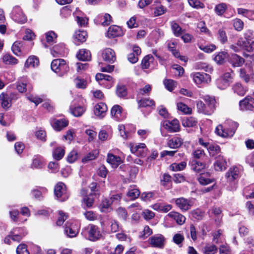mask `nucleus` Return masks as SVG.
I'll use <instances>...</instances> for the list:
<instances>
[{"instance_id":"24","label":"nucleus","mask_w":254,"mask_h":254,"mask_svg":"<svg viewBox=\"0 0 254 254\" xmlns=\"http://www.w3.org/2000/svg\"><path fill=\"white\" fill-rule=\"evenodd\" d=\"M11 95L8 93H2L0 95L1 105L3 109H8L11 105Z\"/></svg>"},{"instance_id":"21","label":"nucleus","mask_w":254,"mask_h":254,"mask_svg":"<svg viewBox=\"0 0 254 254\" xmlns=\"http://www.w3.org/2000/svg\"><path fill=\"white\" fill-rule=\"evenodd\" d=\"M227 162L223 156L218 155L216 158V161L214 164L216 171H222L226 169Z\"/></svg>"},{"instance_id":"7","label":"nucleus","mask_w":254,"mask_h":254,"mask_svg":"<svg viewBox=\"0 0 254 254\" xmlns=\"http://www.w3.org/2000/svg\"><path fill=\"white\" fill-rule=\"evenodd\" d=\"M148 243L152 247L162 249L165 245L166 239L162 234H155L149 238Z\"/></svg>"},{"instance_id":"52","label":"nucleus","mask_w":254,"mask_h":254,"mask_svg":"<svg viewBox=\"0 0 254 254\" xmlns=\"http://www.w3.org/2000/svg\"><path fill=\"white\" fill-rule=\"evenodd\" d=\"M57 34L53 31H50L46 33L47 42L50 45H52L56 42Z\"/></svg>"},{"instance_id":"57","label":"nucleus","mask_w":254,"mask_h":254,"mask_svg":"<svg viewBox=\"0 0 254 254\" xmlns=\"http://www.w3.org/2000/svg\"><path fill=\"white\" fill-rule=\"evenodd\" d=\"M164 84L166 88L169 91H172L177 86V83L172 79H165Z\"/></svg>"},{"instance_id":"40","label":"nucleus","mask_w":254,"mask_h":254,"mask_svg":"<svg viewBox=\"0 0 254 254\" xmlns=\"http://www.w3.org/2000/svg\"><path fill=\"white\" fill-rule=\"evenodd\" d=\"M65 151L64 148L61 146L56 147L53 151V156L57 160H61L64 156Z\"/></svg>"},{"instance_id":"18","label":"nucleus","mask_w":254,"mask_h":254,"mask_svg":"<svg viewBox=\"0 0 254 254\" xmlns=\"http://www.w3.org/2000/svg\"><path fill=\"white\" fill-rule=\"evenodd\" d=\"M107 105L102 102L97 104L94 108V114L101 118H103L107 111Z\"/></svg>"},{"instance_id":"26","label":"nucleus","mask_w":254,"mask_h":254,"mask_svg":"<svg viewBox=\"0 0 254 254\" xmlns=\"http://www.w3.org/2000/svg\"><path fill=\"white\" fill-rule=\"evenodd\" d=\"M122 35L121 29L120 27L113 25L110 26L107 32V36L110 38H114Z\"/></svg>"},{"instance_id":"15","label":"nucleus","mask_w":254,"mask_h":254,"mask_svg":"<svg viewBox=\"0 0 254 254\" xmlns=\"http://www.w3.org/2000/svg\"><path fill=\"white\" fill-rule=\"evenodd\" d=\"M51 125L53 128L57 131H61L68 125V121L65 119H56L51 120Z\"/></svg>"},{"instance_id":"42","label":"nucleus","mask_w":254,"mask_h":254,"mask_svg":"<svg viewBox=\"0 0 254 254\" xmlns=\"http://www.w3.org/2000/svg\"><path fill=\"white\" fill-rule=\"evenodd\" d=\"M217 251L216 246L211 244H206L202 249V252L204 254H215Z\"/></svg>"},{"instance_id":"44","label":"nucleus","mask_w":254,"mask_h":254,"mask_svg":"<svg viewBox=\"0 0 254 254\" xmlns=\"http://www.w3.org/2000/svg\"><path fill=\"white\" fill-rule=\"evenodd\" d=\"M99 21L103 26H108L112 22V17L108 13L99 16Z\"/></svg>"},{"instance_id":"43","label":"nucleus","mask_w":254,"mask_h":254,"mask_svg":"<svg viewBox=\"0 0 254 254\" xmlns=\"http://www.w3.org/2000/svg\"><path fill=\"white\" fill-rule=\"evenodd\" d=\"M39 62L38 59L35 56H30L26 60L25 66L26 67H34L39 64Z\"/></svg>"},{"instance_id":"11","label":"nucleus","mask_w":254,"mask_h":254,"mask_svg":"<svg viewBox=\"0 0 254 254\" xmlns=\"http://www.w3.org/2000/svg\"><path fill=\"white\" fill-rule=\"evenodd\" d=\"M239 107L241 111L252 110L254 109V98L248 96L239 102Z\"/></svg>"},{"instance_id":"27","label":"nucleus","mask_w":254,"mask_h":254,"mask_svg":"<svg viewBox=\"0 0 254 254\" xmlns=\"http://www.w3.org/2000/svg\"><path fill=\"white\" fill-rule=\"evenodd\" d=\"M87 36V33L85 31H76L73 36L74 43L76 45H79L86 41Z\"/></svg>"},{"instance_id":"31","label":"nucleus","mask_w":254,"mask_h":254,"mask_svg":"<svg viewBox=\"0 0 254 254\" xmlns=\"http://www.w3.org/2000/svg\"><path fill=\"white\" fill-rule=\"evenodd\" d=\"M206 167V164L196 160L191 162V169L196 173L201 172Z\"/></svg>"},{"instance_id":"63","label":"nucleus","mask_w":254,"mask_h":254,"mask_svg":"<svg viewBox=\"0 0 254 254\" xmlns=\"http://www.w3.org/2000/svg\"><path fill=\"white\" fill-rule=\"evenodd\" d=\"M185 162H181L179 163H174L171 165L172 170L174 171H180L184 170L186 167Z\"/></svg>"},{"instance_id":"3","label":"nucleus","mask_w":254,"mask_h":254,"mask_svg":"<svg viewBox=\"0 0 254 254\" xmlns=\"http://www.w3.org/2000/svg\"><path fill=\"white\" fill-rule=\"evenodd\" d=\"M51 69L55 72L62 75L66 73L69 69L68 65L64 59H56L51 63Z\"/></svg>"},{"instance_id":"9","label":"nucleus","mask_w":254,"mask_h":254,"mask_svg":"<svg viewBox=\"0 0 254 254\" xmlns=\"http://www.w3.org/2000/svg\"><path fill=\"white\" fill-rule=\"evenodd\" d=\"M95 78L100 85H104L107 88L113 86L114 80L109 75L98 73L96 75Z\"/></svg>"},{"instance_id":"5","label":"nucleus","mask_w":254,"mask_h":254,"mask_svg":"<svg viewBox=\"0 0 254 254\" xmlns=\"http://www.w3.org/2000/svg\"><path fill=\"white\" fill-rule=\"evenodd\" d=\"M54 193L57 199L60 201H65L69 195L65 185L62 182H59L56 185Z\"/></svg>"},{"instance_id":"64","label":"nucleus","mask_w":254,"mask_h":254,"mask_svg":"<svg viewBox=\"0 0 254 254\" xmlns=\"http://www.w3.org/2000/svg\"><path fill=\"white\" fill-rule=\"evenodd\" d=\"M233 24L235 29L238 31L242 30L244 27L243 21L239 18H236L233 20Z\"/></svg>"},{"instance_id":"6","label":"nucleus","mask_w":254,"mask_h":254,"mask_svg":"<svg viewBox=\"0 0 254 254\" xmlns=\"http://www.w3.org/2000/svg\"><path fill=\"white\" fill-rule=\"evenodd\" d=\"M239 169L237 167L230 168L226 174L227 182L230 184H232V185L231 188L229 189L230 190L236 189L235 180L239 177Z\"/></svg>"},{"instance_id":"45","label":"nucleus","mask_w":254,"mask_h":254,"mask_svg":"<svg viewBox=\"0 0 254 254\" xmlns=\"http://www.w3.org/2000/svg\"><path fill=\"white\" fill-rule=\"evenodd\" d=\"M146 149V145L144 143H141L138 144L132 145L130 147V151L132 153L136 155H141V149Z\"/></svg>"},{"instance_id":"16","label":"nucleus","mask_w":254,"mask_h":254,"mask_svg":"<svg viewBox=\"0 0 254 254\" xmlns=\"http://www.w3.org/2000/svg\"><path fill=\"white\" fill-rule=\"evenodd\" d=\"M102 57L104 61L111 64L116 60L115 52L111 48L103 50L102 52Z\"/></svg>"},{"instance_id":"41","label":"nucleus","mask_w":254,"mask_h":254,"mask_svg":"<svg viewBox=\"0 0 254 254\" xmlns=\"http://www.w3.org/2000/svg\"><path fill=\"white\" fill-rule=\"evenodd\" d=\"M137 103L139 107H152L155 106L154 101L149 98H143L141 100L138 99Z\"/></svg>"},{"instance_id":"48","label":"nucleus","mask_w":254,"mask_h":254,"mask_svg":"<svg viewBox=\"0 0 254 254\" xmlns=\"http://www.w3.org/2000/svg\"><path fill=\"white\" fill-rule=\"evenodd\" d=\"M70 113L75 117L81 116L85 112V109L84 107L77 106L73 107H70Z\"/></svg>"},{"instance_id":"58","label":"nucleus","mask_w":254,"mask_h":254,"mask_svg":"<svg viewBox=\"0 0 254 254\" xmlns=\"http://www.w3.org/2000/svg\"><path fill=\"white\" fill-rule=\"evenodd\" d=\"M93 203L94 198L91 195L89 196H86V197H84L83 198L82 205L84 208L85 207L87 208H90L92 207Z\"/></svg>"},{"instance_id":"47","label":"nucleus","mask_w":254,"mask_h":254,"mask_svg":"<svg viewBox=\"0 0 254 254\" xmlns=\"http://www.w3.org/2000/svg\"><path fill=\"white\" fill-rule=\"evenodd\" d=\"M27 84V79L26 77L21 78L17 82L16 87L19 92L23 93L26 91V87Z\"/></svg>"},{"instance_id":"46","label":"nucleus","mask_w":254,"mask_h":254,"mask_svg":"<svg viewBox=\"0 0 254 254\" xmlns=\"http://www.w3.org/2000/svg\"><path fill=\"white\" fill-rule=\"evenodd\" d=\"M2 60L6 64H15L18 63L17 60L9 54L4 55L2 57Z\"/></svg>"},{"instance_id":"49","label":"nucleus","mask_w":254,"mask_h":254,"mask_svg":"<svg viewBox=\"0 0 254 254\" xmlns=\"http://www.w3.org/2000/svg\"><path fill=\"white\" fill-rule=\"evenodd\" d=\"M227 9V5L225 3H221L217 4L214 11L217 15L222 16Z\"/></svg>"},{"instance_id":"28","label":"nucleus","mask_w":254,"mask_h":254,"mask_svg":"<svg viewBox=\"0 0 254 254\" xmlns=\"http://www.w3.org/2000/svg\"><path fill=\"white\" fill-rule=\"evenodd\" d=\"M168 216L173 219L179 225H182L186 220L185 217L182 214L175 211H171L168 214Z\"/></svg>"},{"instance_id":"8","label":"nucleus","mask_w":254,"mask_h":254,"mask_svg":"<svg viewBox=\"0 0 254 254\" xmlns=\"http://www.w3.org/2000/svg\"><path fill=\"white\" fill-rule=\"evenodd\" d=\"M11 17L14 21L20 24L24 23L27 21L26 16L19 6H15L13 7L11 13Z\"/></svg>"},{"instance_id":"60","label":"nucleus","mask_w":254,"mask_h":254,"mask_svg":"<svg viewBox=\"0 0 254 254\" xmlns=\"http://www.w3.org/2000/svg\"><path fill=\"white\" fill-rule=\"evenodd\" d=\"M184 240L185 238L183 235L180 233L175 234L173 237V242L177 245L179 247H181L182 246V243Z\"/></svg>"},{"instance_id":"32","label":"nucleus","mask_w":254,"mask_h":254,"mask_svg":"<svg viewBox=\"0 0 254 254\" xmlns=\"http://www.w3.org/2000/svg\"><path fill=\"white\" fill-rule=\"evenodd\" d=\"M122 107L118 105L114 106L111 109L112 116L117 121L122 120L124 118L122 116Z\"/></svg>"},{"instance_id":"25","label":"nucleus","mask_w":254,"mask_h":254,"mask_svg":"<svg viewBox=\"0 0 254 254\" xmlns=\"http://www.w3.org/2000/svg\"><path fill=\"white\" fill-rule=\"evenodd\" d=\"M183 143V140L181 138L175 136L168 140L167 145L170 148L177 149L182 145Z\"/></svg>"},{"instance_id":"39","label":"nucleus","mask_w":254,"mask_h":254,"mask_svg":"<svg viewBox=\"0 0 254 254\" xmlns=\"http://www.w3.org/2000/svg\"><path fill=\"white\" fill-rule=\"evenodd\" d=\"M195 67L197 69H203L206 72L211 73L213 71L212 67L208 64L202 62L195 63Z\"/></svg>"},{"instance_id":"34","label":"nucleus","mask_w":254,"mask_h":254,"mask_svg":"<svg viewBox=\"0 0 254 254\" xmlns=\"http://www.w3.org/2000/svg\"><path fill=\"white\" fill-rule=\"evenodd\" d=\"M77 59L81 61H88L91 59V53L86 49L80 50L76 55Z\"/></svg>"},{"instance_id":"53","label":"nucleus","mask_w":254,"mask_h":254,"mask_svg":"<svg viewBox=\"0 0 254 254\" xmlns=\"http://www.w3.org/2000/svg\"><path fill=\"white\" fill-rule=\"evenodd\" d=\"M98 154V152L96 150L93 151L86 155H85L82 159L83 163H86L89 161L95 159Z\"/></svg>"},{"instance_id":"54","label":"nucleus","mask_w":254,"mask_h":254,"mask_svg":"<svg viewBox=\"0 0 254 254\" xmlns=\"http://www.w3.org/2000/svg\"><path fill=\"white\" fill-rule=\"evenodd\" d=\"M227 53L225 52H221L218 53L214 58V60L218 64H223L226 57Z\"/></svg>"},{"instance_id":"59","label":"nucleus","mask_w":254,"mask_h":254,"mask_svg":"<svg viewBox=\"0 0 254 254\" xmlns=\"http://www.w3.org/2000/svg\"><path fill=\"white\" fill-rule=\"evenodd\" d=\"M216 84L218 88L222 90L226 89L230 84L227 80L223 79L220 77L216 80Z\"/></svg>"},{"instance_id":"56","label":"nucleus","mask_w":254,"mask_h":254,"mask_svg":"<svg viewBox=\"0 0 254 254\" xmlns=\"http://www.w3.org/2000/svg\"><path fill=\"white\" fill-rule=\"evenodd\" d=\"M210 155L214 156L220 152V148L217 144H210L207 148Z\"/></svg>"},{"instance_id":"62","label":"nucleus","mask_w":254,"mask_h":254,"mask_svg":"<svg viewBox=\"0 0 254 254\" xmlns=\"http://www.w3.org/2000/svg\"><path fill=\"white\" fill-rule=\"evenodd\" d=\"M177 109L185 114H190L191 112V108L183 103H178L177 104Z\"/></svg>"},{"instance_id":"1","label":"nucleus","mask_w":254,"mask_h":254,"mask_svg":"<svg viewBox=\"0 0 254 254\" xmlns=\"http://www.w3.org/2000/svg\"><path fill=\"white\" fill-rule=\"evenodd\" d=\"M238 127V124L232 121H228L223 126L218 125L215 129V132L223 137H231L235 133Z\"/></svg>"},{"instance_id":"30","label":"nucleus","mask_w":254,"mask_h":254,"mask_svg":"<svg viewBox=\"0 0 254 254\" xmlns=\"http://www.w3.org/2000/svg\"><path fill=\"white\" fill-rule=\"evenodd\" d=\"M152 208L155 210L166 213L172 209V206L170 204H165L163 203H156L152 205Z\"/></svg>"},{"instance_id":"22","label":"nucleus","mask_w":254,"mask_h":254,"mask_svg":"<svg viewBox=\"0 0 254 254\" xmlns=\"http://www.w3.org/2000/svg\"><path fill=\"white\" fill-rule=\"evenodd\" d=\"M75 20L79 26H85L88 23V18L83 16L82 12L78 9L76 8L73 13Z\"/></svg>"},{"instance_id":"20","label":"nucleus","mask_w":254,"mask_h":254,"mask_svg":"<svg viewBox=\"0 0 254 254\" xmlns=\"http://www.w3.org/2000/svg\"><path fill=\"white\" fill-rule=\"evenodd\" d=\"M107 161L114 168H117L123 162V160L120 157L115 155L112 153L108 154Z\"/></svg>"},{"instance_id":"13","label":"nucleus","mask_w":254,"mask_h":254,"mask_svg":"<svg viewBox=\"0 0 254 254\" xmlns=\"http://www.w3.org/2000/svg\"><path fill=\"white\" fill-rule=\"evenodd\" d=\"M27 234L24 228L17 227L14 228L10 232V236L13 241L19 242Z\"/></svg>"},{"instance_id":"36","label":"nucleus","mask_w":254,"mask_h":254,"mask_svg":"<svg viewBox=\"0 0 254 254\" xmlns=\"http://www.w3.org/2000/svg\"><path fill=\"white\" fill-rule=\"evenodd\" d=\"M232 89L234 93L239 96H244L247 91V88L239 82L235 83L232 86Z\"/></svg>"},{"instance_id":"35","label":"nucleus","mask_w":254,"mask_h":254,"mask_svg":"<svg viewBox=\"0 0 254 254\" xmlns=\"http://www.w3.org/2000/svg\"><path fill=\"white\" fill-rule=\"evenodd\" d=\"M196 106L198 112L200 113L208 115L212 114V110L208 109L206 104H204L201 101H197Z\"/></svg>"},{"instance_id":"4","label":"nucleus","mask_w":254,"mask_h":254,"mask_svg":"<svg viewBox=\"0 0 254 254\" xmlns=\"http://www.w3.org/2000/svg\"><path fill=\"white\" fill-rule=\"evenodd\" d=\"M80 226L77 221H68L65 224L64 233L69 238L75 237L78 234Z\"/></svg>"},{"instance_id":"17","label":"nucleus","mask_w":254,"mask_h":254,"mask_svg":"<svg viewBox=\"0 0 254 254\" xmlns=\"http://www.w3.org/2000/svg\"><path fill=\"white\" fill-rule=\"evenodd\" d=\"M237 45L249 52H253L254 50V41L248 42L242 37L238 39Z\"/></svg>"},{"instance_id":"23","label":"nucleus","mask_w":254,"mask_h":254,"mask_svg":"<svg viewBox=\"0 0 254 254\" xmlns=\"http://www.w3.org/2000/svg\"><path fill=\"white\" fill-rule=\"evenodd\" d=\"M175 203L183 211H187L190 209L191 207L190 200L184 197L176 199Z\"/></svg>"},{"instance_id":"38","label":"nucleus","mask_w":254,"mask_h":254,"mask_svg":"<svg viewBox=\"0 0 254 254\" xmlns=\"http://www.w3.org/2000/svg\"><path fill=\"white\" fill-rule=\"evenodd\" d=\"M170 24L172 32L175 36L179 37L183 34L184 31L176 22L173 21L171 22Z\"/></svg>"},{"instance_id":"2","label":"nucleus","mask_w":254,"mask_h":254,"mask_svg":"<svg viewBox=\"0 0 254 254\" xmlns=\"http://www.w3.org/2000/svg\"><path fill=\"white\" fill-rule=\"evenodd\" d=\"M82 234L87 240L92 242L99 240L103 237L99 227L93 224H89L85 227L82 230Z\"/></svg>"},{"instance_id":"50","label":"nucleus","mask_w":254,"mask_h":254,"mask_svg":"<svg viewBox=\"0 0 254 254\" xmlns=\"http://www.w3.org/2000/svg\"><path fill=\"white\" fill-rule=\"evenodd\" d=\"M204 100L205 102L206 105L208 107V108L210 109V110L211 109V110H212L213 113L215 108V100L214 99V98L211 97L209 96H205L204 98Z\"/></svg>"},{"instance_id":"29","label":"nucleus","mask_w":254,"mask_h":254,"mask_svg":"<svg viewBox=\"0 0 254 254\" xmlns=\"http://www.w3.org/2000/svg\"><path fill=\"white\" fill-rule=\"evenodd\" d=\"M45 165V161L40 156H35L33 159L31 167L33 169H41Z\"/></svg>"},{"instance_id":"10","label":"nucleus","mask_w":254,"mask_h":254,"mask_svg":"<svg viewBox=\"0 0 254 254\" xmlns=\"http://www.w3.org/2000/svg\"><path fill=\"white\" fill-rule=\"evenodd\" d=\"M190 77L196 84L208 83L211 80L210 75L205 73H192L190 74Z\"/></svg>"},{"instance_id":"37","label":"nucleus","mask_w":254,"mask_h":254,"mask_svg":"<svg viewBox=\"0 0 254 254\" xmlns=\"http://www.w3.org/2000/svg\"><path fill=\"white\" fill-rule=\"evenodd\" d=\"M140 194V191L135 186H130L127 194V196L131 200H134L137 198Z\"/></svg>"},{"instance_id":"51","label":"nucleus","mask_w":254,"mask_h":254,"mask_svg":"<svg viewBox=\"0 0 254 254\" xmlns=\"http://www.w3.org/2000/svg\"><path fill=\"white\" fill-rule=\"evenodd\" d=\"M47 192V189L45 188L40 187L38 189H34L32 190V195L36 198H40L42 196L43 194Z\"/></svg>"},{"instance_id":"12","label":"nucleus","mask_w":254,"mask_h":254,"mask_svg":"<svg viewBox=\"0 0 254 254\" xmlns=\"http://www.w3.org/2000/svg\"><path fill=\"white\" fill-rule=\"evenodd\" d=\"M163 127L170 132H178L180 130L179 122L177 119L172 121H165L163 122Z\"/></svg>"},{"instance_id":"14","label":"nucleus","mask_w":254,"mask_h":254,"mask_svg":"<svg viewBox=\"0 0 254 254\" xmlns=\"http://www.w3.org/2000/svg\"><path fill=\"white\" fill-rule=\"evenodd\" d=\"M157 65L153 57L148 55L144 57L141 62V67L143 69H154Z\"/></svg>"},{"instance_id":"19","label":"nucleus","mask_w":254,"mask_h":254,"mask_svg":"<svg viewBox=\"0 0 254 254\" xmlns=\"http://www.w3.org/2000/svg\"><path fill=\"white\" fill-rule=\"evenodd\" d=\"M209 217L214 219L216 223L219 224L221 220L222 210L219 207H213L208 212Z\"/></svg>"},{"instance_id":"33","label":"nucleus","mask_w":254,"mask_h":254,"mask_svg":"<svg viewBox=\"0 0 254 254\" xmlns=\"http://www.w3.org/2000/svg\"><path fill=\"white\" fill-rule=\"evenodd\" d=\"M230 62L233 66L239 67L243 64L245 60L237 54H233L230 59Z\"/></svg>"},{"instance_id":"55","label":"nucleus","mask_w":254,"mask_h":254,"mask_svg":"<svg viewBox=\"0 0 254 254\" xmlns=\"http://www.w3.org/2000/svg\"><path fill=\"white\" fill-rule=\"evenodd\" d=\"M74 82L75 86L77 88L85 89L86 87L87 81L86 80L81 78L79 77H77L74 80Z\"/></svg>"},{"instance_id":"61","label":"nucleus","mask_w":254,"mask_h":254,"mask_svg":"<svg viewBox=\"0 0 254 254\" xmlns=\"http://www.w3.org/2000/svg\"><path fill=\"white\" fill-rule=\"evenodd\" d=\"M22 43L19 41L15 42L11 47L13 53L16 55H19L21 53Z\"/></svg>"}]
</instances>
